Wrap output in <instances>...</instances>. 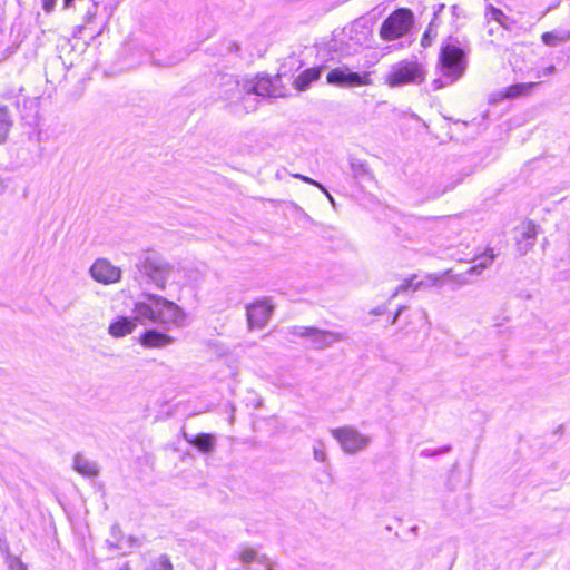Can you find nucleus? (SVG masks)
Here are the masks:
<instances>
[{
  "instance_id": "1",
  "label": "nucleus",
  "mask_w": 570,
  "mask_h": 570,
  "mask_svg": "<svg viewBox=\"0 0 570 570\" xmlns=\"http://www.w3.org/2000/svg\"><path fill=\"white\" fill-rule=\"evenodd\" d=\"M147 297L151 303H135L134 312L137 314L138 321L147 320L166 327H183L185 325L186 314L176 303L158 295H147Z\"/></svg>"
},
{
  "instance_id": "2",
  "label": "nucleus",
  "mask_w": 570,
  "mask_h": 570,
  "mask_svg": "<svg viewBox=\"0 0 570 570\" xmlns=\"http://www.w3.org/2000/svg\"><path fill=\"white\" fill-rule=\"evenodd\" d=\"M466 52L454 43H442L438 56V67L451 81L459 80L466 70Z\"/></svg>"
},
{
  "instance_id": "3",
  "label": "nucleus",
  "mask_w": 570,
  "mask_h": 570,
  "mask_svg": "<svg viewBox=\"0 0 570 570\" xmlns=\"http://www.w3.org/2000/svg\"><path fill=\"white\" fill-rule=\"evenodd\" d=\"M414 24V13L402 7L393 10L382 22L379 35L384 41H393L410 32Z\"/></svg>"
},
{
  "instance_id": "4",
  "label": "nucleus",
  "mask_w": 570,
  "mask_h": 570,
  "mask_svg": "<svg viewBox=\"0 0 570 570\" xmlns=\"http://www.w3.org/2000/svg\"><path fill=\"white\" fill-rule=\"evenodd\" d=\"M424 80L425 72L417 61H402L385 77V83L390 87L421 83Z\"/></svg>"
},
{
  "instance_id": "5",
  "label": "nucleus",
  "mask_w": 570,
  "mask_h": 570,
  "mask_svg": "<svg viewBox=\"0 0 570 570\" xmlns=\"http://www.w3.org/2000/svg\"><path fill=\"white\" fill-rule=\"evenodd\" d=\"M331 433L347 452H357L368 444V439L351 426L337 428Z\"/></svg>"
},
{
  "instance_id": "6",
  "label": "nucleus",
  "mask_w": 570,
  "mask_h": 570,
  "mask_svg": "<svg viewBox=\"0 0 570 570\" xmlns=\"http://www.w3.org/2000/svg\"><path fill=\"white\" fill-rule=\"evenodd\" d=\"M497 255L494 249L490 246H474L469 253V257L465 262L471 263V266L466 269V274H481L485 268L491 266Z\"/></svg>"
},
{
  "instance_id": "7",
  "label": "nucleus",
  "mask_w": 570,
  "mask_h": 570,
  "mask_svg": "<svg viewBox=\"0 0 570 570\" xmlns=\"http://www.w3.org/2000/svg\"><path fill=\"white\" fill-rule=\"evenodd\" d=\"M92 278L104 285L114 284L120 281L121 269L106 258H98L90 267Z\"/></svg>"
},
{
  "instance_id": "8",
  "label": "nucleus",
  "mask_w": 570,
  "mask_h": 570,
  "mask_svg": "<svg viewBox=\"0 0 570 570\" xmlns=\"http://www.w3.org/2000/svg\"><path fill=\"white\" fill-rule=\"evenodd\" d=\"M537 235L538 226L532 220H523L514 228V242L521 255L533 247Z\"/></svg>"
},
{
  "instance_id": "9",
  "label": "nucleus",
  "mask_w": 570,
  "mask_h": 570,
  "mask_svg": "<svg viewBox=\"0 0 570 570\" xmlns=\"http://www.w3.org/2000/svg\"><path fill=\"white\" fill-rule=\"evenodd\" d=\"M274 305L266 298L257 299L247 306V321L252 328L263 327L269 321Z\"/></svg>"
},
{
  "instance_id": "10",
  "label": "nucleus",
  "mask_w": 570,
  "mask_h": 570,
  "mask_svg": "<svg viewBox=\"0 0 570 570\" xmlns=\"http://www.w3.org/2000/svg\"><path fill=\"white\" fill-rule=\"evenodd\" d=\"M538 82H518L510 85L501 91L491 94L489 96V104H499L503 100H512L531 95L532 90L537 87Z\"/></svg>"
},
{
  "instance_id": "11",
  "label": "nucleus",
  "mask_w": 570,
  "mask_h": 570,
  "mask_svg": "<svg viewBox=\"0 0 570 570\" xmlns=\"http://www.w3.org/2000/svg\"><path fill=\"white\" fill-rule=\"evenodd\" d=\"M326 81L337 86H364L368 85L367 75L361 76L357 72H348L344 68H334L326 75Z\"/></svg>"
},
{
  "instance_id": "12",
  "label": "nucleus",
  "mask_w": 570,
  "mask_h": 570,
  "mask_svg": "<svg viewBox=\"0 0 570 570\" xmlns=\"http://www.w3.org/2000/svg\"><path fill=\"white\" fill-rule=\"evenodd\" d=\"M141 273L150 277L160 288L165 287L169 266L163 262L147 257L139 264Z\"/></svg>"
},
{
  "instance_id": "13",
  "label": "nucleus",
  "mask_w": 570,
  "mask_h": 570,
  "mask_svg": "<svg viewBox=\"0 0 570 570\" xmlns=\"http://www.w3.org/2000/svg\"><path fill=\"white\" fill-rule=\"evenodd\" d=\"M139 344L145 348H161L170 345L174 337L155 328L142 332L138 337Z\"/></svg>"
},
{
  "instance_id": "14",
  "label": "nucleus",
  "mask_w": 570,
  "mask_h": 570,
  "mask_svg": "<svg viewBox=\"0 0 570 570\" xmlns=\"http://www.w3.org/2000/svg\"><path fill=\"white\" fill-rule=\"evenodd\" d=\"M138 325V317L119 316L108 326V334L114 338H120L131 334Z\"/></svg>"
},
{
  "instance_id": "15",
  "label": "nucleus",
  "mask_w": 570,
  "mask_h": 570,
  "mask_svg": "<svg viewBox=\"0 0 570 570\" xmlns=\"http://www.w3.org/2000/svg\"><path fill=\"white\" fill-rule=\"evenodd\" d=\"M323 67H312L302 71L294 80V88L298 91L306 90L309 85L320 79Z\"/></svg>"
},
{
  "instance_id": "16",
  "label": "nucleus",
  "mask_w": 570,
  "mask_h": 570,
  "mask_svg": "<svg viewBox=\"0 0 570 570\" xmlns=\"http://www.w3.org/2000/svg\"><path fill=\"white\" fill-rule=\"evenodd\" d=\"M294 334L304 336V337H313V336H322L323 338H330V341H338L340 335L334 332L318 330L313 326H301L294 328Z\"/></svg>"
},
{
  "instance_id": "17",
  "label": "nucleus",
  "mask_w": 570,
  "mask_h": 570,
  "mask_svg": "<svg viewBox=\"0 0 570 570\" xmlns=\"http://www.w3.org/2000/svg\"><path fill=\"white\" fill-rule=\"evenodd\" d=\"M73 468L80 474L89 478L96 476L99 473L98 465L82 455H77L75 458Z\"/></svg>"
},
{
  "instance_id": "18",
  "label": "nucleus",
  "mask_w": 570,
  "mask_h": 570,
  "mask_svg": "<svg viewBox=\"0 0 570 570\" xmlns=\"http://www.w3.org/2000/svg\"><path fill=\"white\" fill-rule=\"evenodd\" d=\"M189 443L202 452H210L214 449L215 436L210 433H199L190 439Z\"/></svg>"
},
{
  "instance_id": "19",
  "label": "nucleus",
  "mask_w": 570,
  "mask_h": 570,
  "mask_svg": "<svg viewBox=\"0 0 570 570\" xmlns=\"http://www.w3.org/2000/svg\"><path fill=\"white\" fill-rule=\"evenodd\" d=\"M541 40L547 46L556 47L570 40V31H547L541 35Z\"/></svg>"
},
{
  "instance_id": "20",
  "label": "nucleus",
  "mask_w": 570,
  "mask_h": 570,
  "mask_svg": "<svg viewBox=\"0 0 570 570\" xmlns=\"http://www.w3.org/2000/svg\"><path fill=\"white\" fill-rule=\"evenodd\" d=\"M239 562L244 566H249L255 561L264 562L266 561L265 556H258L255 549L250 547H245L238 552L237 556Z\"/></svg>"
},
{
  "instance_id": "21",
  "label": "nucleus",
  "mask_w": 570,
  "mask_h": 570,
  "mask_svg": "<svg viewBox=\"0 0 570 570\" xmlns=\"http://www.w3.org/2000/svg\"><path fill=\"white\" fill-rule=\"evenodd\" d=\"M485 17L498 22L504 29H509L508 17L504 14V12L502 10H500L493 6H488L485 8Z\"/></svg>"
},
{
  "instance_id": "22",
  "label": "nucleus",
  "mask_w": 570,
  "mask_h": 570,
  "mask_svg": "<svg viewBox=\"0 0 570 570\" xmlns=\"http://www.w3.org/2000/svg\"><path fill=\"white\" fill-rule=\"evenodd\" d=\"M11 127V121L9 118L8 109L6 107L0 108V144L4 142L9 130Z\"/></svg>"
},
{
  "instance_id": "23",
  "label": "nucleus",
  "mask_w": 570,
  "mask_h": 570,
  "mask_svg": "<svg viewBox=\"0 0 570 570\" xmlns=\"http://www.w3.org/2000/svg\"><path fill=\"white\" fill-rule=\"evenodd\" d=\"M435 37H436V31H435V27H434V20H431L421 37V40H420L421 46L423 48L431 47Z\"/></svg>"
},
{
  "instance_id": "24",
  "label": "nucleus",
  "mask_w": 570,
  "mask_h": 570,
  "mask_svg": "<svg viewBox=\"0 0 570 570\" xmlns=\"http://www.w3.org/2000/svg\"><path fill=\"white\" fill-rule=\"evenodd\" d=\"M147 570H174V566L167 554H161Z\"/></svg>"
},
{
  "instance_id": "25",
  "label": "nucleus",
  "mask_w": 570,
  "mask_h": 570,
  "mask_svg": "<svg viewBox=\"0 0 570 570\" xmlns=\"http://www.w3.org/2000/svg\"><path fill=\"white\" fill-rule=\"evenodd\" d=\"M444 275L452 281H455L458 283H463L465 278L463 277L462 273H458L454 268H449Z\"/></svg>"
},
{
  "instance_id": "26",
  "label": "nucleus",
  "mask_w": 570,
  "mask_h": 570,
  "mask_svg": "<svg viewBox=\"0 0 570 570\" xmlns=\"http://www.w3.org/2000/svg\"><path fill=\"white\" fill-rule=\"evenodd\" d=\"M312 341L318 346V347H322V346H325L330 343H332L333 341H330V338H323L322 336H313L312 337Z\"/></svg>"
},
{
  "instance_id": "27",
  "label": "nucleus",
  "mask_w": 570,
  "mask_h": 570,
  "mask_svg": "<svg viewBox=\"0 0 570 570\" xmlns=\"http://www.w3.org/2000/svg\"><path fill=\"white\" fill-rule=\"evenodd\" d=\"M55 6H56V0H42V8L48 13L53 11Z\"/></svg>"
},
{
  "instance_id": "28",
  "label": "nucleus",
  "mask_w": 570,
  "mask_h": 570,
  "mask_svg": "<svg viewBox=\"0 0 570 570\" xmlns=\"http://www.w3.org/2000/svg\"><path fill=\"white\" fill-rule=\"evenodd\" d=\"M75 0H63V8L69 9L73 6Z\"/></svg>"
},
{
  "instance_id": "29",
  "label": "nucleus",
  "mask_w": 570,
  "mask_h": 570,
  "mask_svg": "<svg viewBox=\"0 0 570 570\" xmlns=\"http://www.w3.org/2000/svg\"><path fill=\"white\" fill-rule=\"evenodd\" d=\"M556 68L553 65L549 66L548 68H546V73H552L554 72Z\"/></svg>"
},
{
  "instance_id": "30",
  "label": "nucleus",
  "mask_w": 570,
  "mask_h": 570,
  "mask_svg": "<svg viewBox=\"0 0 570 570\" xmlns=\"http://www.w3.org/2000/svg\"><path fill=\"white\" fill-rule=\"evenodd\" d=\"M119 570H130V568H129V566L126 564V566L121 567Z\"/></svg>"
},
{
  "instance_id": "31",
  "label": "nucleus",
  "mask_w": 570,
  "mask_h": 570,
  "mask_svg": "<svg viewBox=\"0 0 570 570\" xmlns=\"http://www.w3.org/2000/svg\"><path fill=\"white\" fill-rule=\"evenodd\" d=\"M400 309L396 311V313L393 316V322L396 320V315L399 314Z\"/></svg>"
}]
</instances>
